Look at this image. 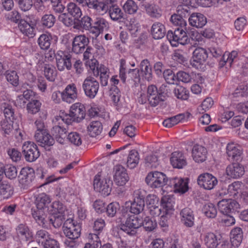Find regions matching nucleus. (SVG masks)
<instances>
[{
	"label": "nucleus",
	"mask_w": 248,
	"mask_h": 248,
	"mask_svg": "<svg viewBox=\"0 0 248 248\" xmlns=\"http://www.w3.org/2000/svg\"><path fill=\"white\" fill-rule=\"evenodd\" d=\"M85 115L84 106L80 103H76L71 106L69 113L62 112V115L55 117V120L57 122L61 120L67 124H70L73 122H81L84 119Z\"/></svg>",
	"instance_id": "obj_1"
},
{
	"label": "nucleus",
	"mask_w": 248,
	"mask_h": 248,
	"mask_svg": "<svg viewBox=\"0 0 248 248\" xmlns=\"http://www.w3.org/2000/svg\"><path fill=\"white\" fill-rule=\"evenodd\" d=\"M67 13L62 14L59 16L58 19L66 26L70 27L74 20L79 19L82 16V11L80 7L74 2H70L66 7Z\"/></svg>",
	"instance_id": "obj_2"
},
{
	"label": "nucleus",
	"mask_w": 248,
	"mask_h": 248,
	"mask_svg": "<svg viewBox=\"0 0 248 248\" xmlns=\"http://www.w3.org/2000/svg\"><path fill=\"white\" fill-rule=\"evenodd\" d=\"M168 180L164 173L155 171L148 173L145 178V182L151 188H156L167 185Z\"/></svg>",
	"instance_id": "obj_3"
},
{
	"label": "nucleus",
	"mask_w": 248,
	"mask_h": 248,
	"mask_svg": "<svg viewBox=\"0 0 248 248\" xmlns=\"http://www.w3.org/2000/svg\"><path fill=\"white\" fill-rule=\"evenodd\" d=\"M167 37L171 45L174 46H177L179 44L185 45L190 42V39L184 29L180 28L175 29L174 31H169Z\"/></svg>",
	"instance_id": "obj_4"
},
{
	"label": "nucleus",
	"mask_w": 248,
	"mask_h": 248,
	"mask_svg": "<svg viewBox=\"0 0 248 248\" xmlns=\"http://www.w3.org/2000/svg\"><path fill=\"white\" fill-rule=\"evenodd\" d=\"M133 201L131 202L130 212L134 214L141 213L145 207V191L141 189H137L133 194Z\"/></svg>",
	"instance_id": "obj_5"
},
{
	"label": "nucleus",
	"mask_w": 248,
	"mask_h": 248,
	"mask_svg": "<svg viewBox=\"0 0 248 248\" xmlns=\"http://www.w3.org/2000/svg\"><path fill=\"white\" fill-rule=\"evenodd\" d=\"M208 58L207 50L202 47H198L193 52V56L190 61V65L194 68L203 70Z\"/></svg>",
	"instance_id": "obj_6"
},
{
	"label": "nucleus",
	"mask_w": 248,
	"mask_h": 248,
	"mask_svg": "<svg viewBox=\"0 0 248 248\" xmlns=\"http://www.w3.org/2000/svg\"><path fill=\"white\" fill-rule=\"evenodd\" d=\"M142 219L135 216H130L125 223L120 225L121 230L129 235H134L137 233V229L142 226Z\"/></svg>",
	"instance_id": "obj_7"
},
{
	"label": "nucleus",
	"mask_w": 248,
	"mask_h": 248,
	"mask_svg": "<svg viewBox=\"0 0 248 248\" xmlns=\"http://www.w3.org/2000/svg\"><path fill=\"white\" fill-rule=\"evenodd\" d=\"M113 183L110 177L101 179L99 175L95 176L93 181L94 189L104 196L109 195L111 191Z\"/></svg>",
	"instance_id": "obj_8"
},
{
	"label": "nucleus",
	"mask_w": 248,
	"mask_h": 248,
	"mask_svg": "<svg viewBox=\"0 0 248 248\" xmlns=\"http://www.w3.org/2000/svg\"><path fill=\"white\" fill-rule=\"evenodd\" d=\"M117 0H105V5L107 10L102 11L100 14L103 15L108 11L110 18L113 21H117L124 18V13L120 7L116 4Z\"/></svg>",
	"instance_id": "obj_9"
},
{
	"label": "nucleus",
	"mask_w": 248,
	"mask_h": 248,
	"mask_svg": "<svg viewBox=\"0 0 248 248\" xmlns=\"http://www.w3.org/2000/svg\"><path fill=\"white\" fill-rule=\"evenodd\" d=\"M22 149L25 159L28 162H33L40 156V152L38 147L33 142H25L22 146Z\"/></svg>",
	"instance_id": "obj_10"
},
{
	"label": "nucleus",
	"mask_w": 248,
	"mask_h": 248,
	"mask_svg": "<svg viewBox=\"0 0 248 248\" xmlns=\"http://www.w3.org/2000/svg\"><path fill=\"white\" fill-rule=\"evenodd\" d=\"M99 87V82L92 77L86 78L83 81L82 85L85 94L90 99H93L95 97Z\"/></svg>",
	"instance_id": "obj_11"
},
{
	"label": "nucleus",
	"mask_w": 248,
	"mask_h": 248,
	"mask_svg": "<svg viewBox=\"0 0 248 248\" xmlns=\"http://www.w3.org/2000/svg\"><path fill=\"white\" fill-rule=\"evenodd\" d=\"M63 231L69 239H77L80 235L81 228L79 224L73 222V220L67 218L63 225Z\"/></svg>",
	"instance_id": "obj_12"
},
{
	"label": "nucleus",
	"mask_w": 248,
	"mask_h": 248,
	"mask_svg": "<svg viewBox=\"0 0 248 248\" xmlns=\"http://www.w3.org/2000/svg\"><path fill=\"white\" fill-rule=\"evenodd\" d=\"M210 53L215 59L220 58V60H217L219 62V67H223L227 63L231 66L232 63V52H225L223 54L221 49L218 47H211L209 48Z\"/></svg>",
	"instance_id": "obj_13"
},
{
	"label": "nucleus",
	"mask_w": 248,
	"mask_h": 248,
	"mask_svg": "<svg viewBox=\"0 0 248 248\" xmlns=\"http://www.w3.org/2000/svg\"><path fill=\"white\" fill-rule=\"evenodd\" d=\"M217 179L209 173L201 174L197 179L198 184L200 187L207 190L213 189L217 185Z\"/></svg>",
	"instance_id": "obj_14"
},
{
	"label": "nucleus",
	"mask_w": 248,
	"mask_h": 248,
	"mask_svg": "<svg viewBox=\"0 0 248 248\" xmlns=\"http://www.w3.org/2000/svg\"><path fill=\"white\" fill-rule=\"evenodd\" d=\"M56 59L57 66L59 70L62 71L66 68L67 70H70L72 68L71 55L62 51H58L56 54Z\"/></svg>",
	"instance_id": "obj_15"
},
{
	"label": "nucleus",
	"mask_w": 248,
	"mask_h": 248,
	"mask_svg": "<svg viewBox=\"0 0 248 248\" xmlns=\"http://www.w3.org/2000/svg\"><path fill=\"white\" fill-rule=\"evenodd\" d=\"M89 43V38L84 34L76 36L72 42V51L77 54L82 53Z\"/></svg>",
	"instance_id": "obj_16"
},
{
	"label": "nucleus",
	"mask_w": 248,
	"mask_h": 248,
	"mask_svg": "<svg viewBox=\"0 0 248 248\" xmlns=\"http://www.w3.org/2000/svg\"><path fill=\"white\" fill-rule=\"evenodd\" d=\"M114 180L118 186L124 185L129 180L126 169L121 165H117L114 168Z\"/></svg>",
	"instance_id": "obj_17"
},
{
	"label": "nucleus",
	"mask_w": 248,
	"mask_h": 248,
	"mask_svg": "<svg viewBox=\"0 0 248 248\" xmlns=\"http://www.w3.org/2000/svg\"><path fill=\"white\" fill-rule=\"evenodd\" d=\"M109 28V24L106 19L102 17H97L93 21L91 33L97 37L105 30Z\"/></svg>",
	"instance_id": "obj_18"
},
{
	"label": "nucleus",
	"mask_w": 248,
	"mask_h": 248,
	"mask_svg": "<svg viewBox=\"0 0 248 248\" xmlns=\"http://www.w3.org/2000/svg\"><path fill=\"white\" fill-rule=\"evenodd\" d=\"M167 186L173 187L175 192L184 193L188 190V183L181 178H172L168 180Z\"/></svg>",
	"instance_id": "obj_19"
},
{
	"label": "nucleus",
	"mask_w": 248,
	"mask_h": 248,
	"mask_svg": "<svg viewBox=\"0 0 248 248\" xmlns=\"http://www.w3.org/2000/svg\"><path fill=\"white\" fill-rule=\"evenodd\" d=\"M34 178L35 173L33 169L29 167L22 168L18 175L19 182L27 186L31 184Z\"/></svg>",
	"instance_id": "obj_20"
},
{
	"label": "nucleus",
	"mask_w": 248,
	"mask_h": 248,
	"mask_svg": "<svg viewBox=\"0 0 248 248\" xmlns=\"http://www.w3.org/2000/svg\"><path fill=\"white\" fill-rule=\"evenodd\" d=\"M78 97V91L75 84H68L62 92V99L68 103L73 102Z\"/></svg>",
	"instance_id": "obj_21"
},
{
	"label": "nucleus",
	"mask_w": 248,
	"mask_h": 248,
	"mask_svg": "<svg viewBox=\"0 0 248 248\" xmlns=\"http://www.w3.org/2000/svg\"><path fill=\"white\" fill-rule=\"evenodd\" d=\"M55 124H58L54 126L51 129V133L53 137L56 141L61 144L64 143L65 138L67 137V131L65 128L60 125V122L56 121L55 119L53 120Z\"/></svg>",
	"instance_id": "obj_22"
},
{
	"label": "nucleus",
	"mask_w": 248,
	"mask_h": 248,
	"mask_svg": "<svg viewBox=\"0 0 248 248\" xmlns=\"http://www.w3.org/2000/svg\"><path fill=\"white\" fill-rule=\"evenodd\" d=\"M181 221L186 227H192L194 225V215L193 211L188 207L182 209L180 213Z\"/></svg>",
	"instance_id": "obj_23"
},
{
	"label": "nucleus",
	"mask_w": 248,
	"mask_h": 248,
	"mask_svg": "<svg viewBox=\"0 0 248 248\" xmlns=\"http://www.w3.org/2000/svg\"><path fill=\"white\" fill-rule=\"evenodd\" d=\"M34 138L39 145L44 147L52 146L55 143L54 138L47 131L42 133H35Z\"/></svg>",
	"instance_id": "obj_24"
},
{
	"label": "nucleus",
	"mask_w": 248,
	"mask_h": 248,
	"mask_svg": "<svg viewBox=\"0 0 248 248\" xmlns=\"http://www.w3.org/2000/svg\"><path fill=\"white\" fill-rule=\"evenodd\" d=\"M161 203L163 213L167 215L173 214L174 210V199L172 196L169 195L163 196L161 199Z\"/></svg>",
	"instance_id": "obj_25"
},
{
	"label": "nucleus",
	"mask_w": 248,
	"mask_h": 248,
	"mask_svg": "<svg viewBox=\"0 0 248 248\" xmlns=\"http://www.w3.org/2000/svg\"><path fill=\"white\" fill-rule=\"evenodd\" d=\"M170 161L173 168L182 169L187 164L186 158L181 152H174L171 154Z\"/></svg>",
	"instance_id": "obj_26"
},
{
	"label": "nucleus",
	"mask_w": 248,
	"mask_h": 248,
	"mask_svg": "<svg viewBox=\"0 0 248 248\" xmlns=\"http://www.w3.org/2000/svg\"><path fill=\"white\" fill-rule=\"evenodd\" d=\"M188 21L191 26L197 28L203 27L207 23L206 17L199 13L192 14L188 18Z\"/></svg>",
	"instance_id": "obj_27"
},
{
	"label": "nucleus",
	"mask_w": 248,
	"mask_h": 248,
	"mask_svg": "<svg viewBox=\"0 0 248 248\" xmlns=\"http://www.w3.org/2000/svg\"><path fill=\"white\" fill-rule=\"evenodd\" d=\"M207 150L200 145H195L192 149V154L193 159L197 162H202L206 160Z\"/></svg>",
	"instance_id": "obj_28"
},
{
	"label": "nucleus",
	"mask_w": 248,
	"mask_h": 248,
	"mask_svg": "<svg viewBox=\"0 0 248 248\" xmlns=\"http://www.w3.org/2000/svg\"><path fill=\"white\" fill-rule=\"evenodd\" d=\"M83 6H86L89 9L94 10L99 14L107 10L105 1H99L98 0H84Z\"/></svg>",
	"instance_id": "obj_29"
},
{
	"label": "nucleus",
	"mask_w": 248,
	"mask_h": 248,
	"mask_svg": "<svg viewBox=\"0 0 248 248\" xmlns=\"http://www.w3.org/2000/svg\"><path fill=\"white\" fill-rule=\"evenodd\" d=\"M14 193V187L11 183L6 180L0 183V196L3 199H8Z\"/></svg>",
	"instance_id": "obj_30"
},
{
	"label": "nucleus",
	"mask_w": 248,
	"mask_h": 248,
	"mask_svg": "<svg viewBox=\"0 0 248 248\" xmlns=\"http://www.w3.org/2000/svg\"><path fill=\"white\" fill-rule=\"evenodd\" d=\"M18 236L26 241H31L32 233L26 224H20L16 229Z\"/></svg>",
	"instance_id": "obj_31"
},
{
	"label": "nucleus",
	"mask_w": 248,
	"mask_h": 248,
	"mask_svg": "<svg viewBox=\"0 0 248 248\" xmlns=\"http://www.w3.org/2000/svg\"><path fill=\"white\" fill-rule=\"evenodd\" d=\"M151 32L154 39H160L165 36L166 29L163 24L159 22H156L153 24Z\"/></svg>",
	"instance_id": "obj_32"
},
{
	"label": "nucleus",
	"mask_w": 248,
	"mask_h": 248,
	"mask_svg": "<svg viewBox=\"0 0 248 248\" xmlns=\"http://www.w3.org/2000/svg\"><path fill=\"white\" fill-rule=\"evenodd\" d=\"M147 14L152 18L158 19L162 16L161 10L158 6L154 3H146L143 5Z\"/></svg>",
	"instance_id": "obj_33"
},
{
	"label": "nucleus",
	"mask_w": 248,
	"mask_h": 248,
	"mask_svg": "<svg viewBox=\"0 0 248 248\" xmlns=\"http://www.w3.org/2000/svg\"><path fill=\"white\" fill-rule=\"evenodd\" d=\"M1 109L3 110L5 119L14 122L16 119V114L12 106L9 103L4 102L1 105Z\"/></svg>",
	"instance_id": "obj_34"
},
{
	"label": "nucleus",
	"mask_w": 248,
	"mask_h": 248,
	"mask_svg": "<svg viewBox=\"0 0 248 248\" xmlns=\"http://www.w3.org/2000/svg\"><path fill=\"white\" fill-rule=\"evenodd\" d=\"M140 68L145 78L151 81L153 78L152 69L148 60H143L140 63Z\"/></svg>",
	"instance_id": "obj_35"
},
{
	"label": "nucleus",
	"mask_w": 248,
	"mask_h": 248,
	"mask_svg": "<svg viewBox=\"0 0 248 248\" xmlns=\"http://www.w3.org/2000/svg\"><path fill=\"white\" fill-rule=\"evenodd\" d=\"M219 210L224 215H232V200L231 199H223L218 202Z\"/></svg>",
	"instance_id": "obj_36"
},
{
	"label": "nucleus",
	"mask_w": 248,
	"mask_h": 248,
	"mask_svg": "<svg viewBox=\"0 0 248 248\" xmlns=\"http://www.w3.org/2000/svg\"><path fill=\"white\" fill-rule=\"evenodd\" d=\"M38 44L40 48L44 50H48L52 43V38L50 35L42 34L38 38Z\"/></svg>",
	"instance_id": "obj_37"
},
{
	"label": "nucleus",
	"mask_w": 248,
	"mask_h": 248,
	"mask_svg": "<svg viewBox=\"0 0 248 248\" xmlns=\"http://www.w3.org/2000/svg\"><path fill=\"white\" fill-rule=\"evenodd\" d=\"M44 74L50 81H54L57 75V71L54 66L50 64H45L43 66Z\"/></svg>",
	"instance_id": "obj_38"
},
{
	"label": "nucleus",
	"mask_w": 248,
	"mask_h": 248,
	"mask_svg": "<svg viewBox=\"0 0 248 248\" xmlns=\"http://www.w3.org/2000/svg\"><path fill=\"white\" fill-rule=\"evenodd\" d=\"M103 129V126L101 123L98 121H93L88 126V131L89 135L94 137L99 135Z\"/></svg>",
	"instance_id": "obj_39"
},
{
	"label": "nucleus",
	"mask_w": 248,
	"mask_h": 248,
	"mask_svg": "<svg viewBox=\"0 0 248 248\" xmlns=\"http://www.w3.org/2000/svg\"><path fill=\"white\" fill-rule=\"evenodd\" d=\"M51 200L49 196L44 193L39 194L36 197L35 204L37 209H44L50 203Z\"/></svg>",
	"instance_id": "obj_40"
},
{
	"label": "nucleus",
	"mask_w": 248,
	"mask_h": 248,
	"mask_svg": "<svg viewBox=\"0 0 248 248\" xmlns=\"http://www.w3.org/2000/svg\"><path fill=\"white\" fill-rule=\"evenodd\" d=\"M18 24V28L23 34L28 36H33L34 28L27 21L22 19Z\"/></svg>",
	"instance_id": "obj_41"
},
{
	"label": "nucleus",
	"mask_w": 248,
	"mask_h": 248,
	"mask_svg": "<svg viewBox=\"0 0 248 248\" xmlns=\"http://www.w3.org/2000/svg\"><path fill=\"white\" fill-rule=\"evenodd\" d=\"M138 152L135 150H132L129 152L127 159V166L130 169L135 168L139 161Z\"/></svg>",
	"instance_id": "obj_42"
},
{
	"label": "nucleus",
	"mask_w": 248,
	"mask_h": 248,
	"mask_svg": "<svg viewBox=\"0 0 248 248\" xmlns=\"http://www.w3.org/2000/svg\"><path fill=\"white\" fill-rule=\"evenodd\" d=\"M184 18L183 15L178 13L177 14H174L171 16L170 21L174 26H178V28L180 29L184 28V29H186V22Z\"/></svg>",
	"instance_id": "obj_43"
},
{
	"label": "nucleus",
	"mask_w": 248,
	"mask_h": 248,
	"mask_svg": "<svg viewBox=\"0 0 248 248\" xmlns=\"http://www.w3.org/2000/svg\"><path fill=\"white\" fill-rule=\"evenodd\" d=\"M52 215H62L66 216V207L59 201L54 202L51 205Z\"/></svg>",
	"instance_id": "obj_44"
},
{
	"label": "nucleus",
	"mask_w": 248,
	"mask_h": 248,
	"mask_svg": "<svg viewBox=\"0 0 248 248\" xmlns=\"http://www.w3.org/2000/svg\"><path fill=\"white\" fill-rule=\"evenodd\" d=\"M65 219V216L62 215H52L48 218L49 223L55 228H60Z\"/></svg>",
	"instance_id": "obj_45"
},
{
	"label": "nucleus",
	"mask_w": 248,
	"mask_h": 248,
	"mask_svg": "<svg viewBox=\"0 0 248 248\" xmlns=\"http://www.w3.org/2000/svg\"><path fill=\"white\" fill-rule=\"evenodd\" d=\"M32 216L36 221L42 226H45L47 221L45 218V215L42 209L32 210Z\"/></svg>",
	"instance_id": "obj_46"
},
{
	"label": "nucleus",
	"mask_w": 248,
	"mask_h": 248,
	"mask_svg": "<svg viewBox=\"0 0 248 248\" xmlns=\"http://www.w3.org/2000/svg\"><path fill=\"white\" fill-rule=\"evenodd\" d=\"M232 178V164L229 165L226 169L225 173L221 177V181L225 184H229V189L230 187L232 185V184H230Z\"/></svg>",
	"instance_id": "obj_47"
},
{
	"label": "nucleus",
	"mask_w": 248,
	"mask_h": 248,
	"mask_svg": "<svg viewBox=\"0 0 248 248\" xmlns=\"http://www.w3.org/2000/svg\"><path fill=\"white\" fill-rule=\"evenodd\" d=\"M205 244L208 248H216L218 242L216 235L212 232L208 233L205 237Z\"/></svg>",
	"instance_id": "obj_48"
},
{
	"label": "nucleus",
	"mask_w": 248,
	"mask_h": 248,
	"mask_svg": "<svg viewBox=\"0 0 248 248\" xmlns=\"http://www.w3.org/2000/svg\"><path fill=\"white\" fill-rule=\"evenodd\" d=\"M42 104L38 100L33 99L28 103L27 105L28 112L32 114L38 112L41 107Z\"/></svg>",
	"instance_id": "obj_49"
},
{
	"label": "nucleus",
	"mask_w": 248,
	"mask_h": 248,
	"mask_svg": "<svg viewBox=\"0 0 248 248\" xmlns=\"http://www.w3.org/2000/svg\"><path fill=\"white\" fill-rule=\"evenodd\" d=\"M175 96L181 100H187L189 97V91L186 88L178 86L173 91Z\"/></svg>",
	"instance_id": "obj_50"
},
{
	"label": "nucleus",
	"mask_w": 248,
	"mask_h": 248,
	"mask_svg": "<svg viewBox=\"0 0 248 248\" xmlns=\"http://www.w3.org/2000/svg\"><path fill=\"white\" fill-rule=\"evenodd\" d=\"M243 234L242 229L236 227L233 229V247L238 248L242 243Z\"/></svg>",
	"instance_id": "obj_51"
},
{
	"label": "nucleus",
	"mask_w": 248,
	"mask_h": 248,
	"mask_svg": "<svg viewBox=\"0 0 248 248\" xmlns=\"http://www.w3.org/2000/svg\"><path fill=\"white\" fill-rule=\"evenodd\" d=\"M55 22V17L51 14L44 15L41 20L42 26L47 28L52 27Z\"/></svg>",
	"instance_id": "obj_52"
},
{
	"label": "nucleus",
	"mask_w": 248,
	"mask_h": 248,
	"mask_svg": "<svg viewBox=\"0 0 248 248\" xmlns=\"http://www.w3.org/2000/svg\"><path fill=\"white\" fill-rule=\"evenodd\" d=\"M7 80L14 86H17L19 83L18 76L15 71H6L4 74Z\"/></svg>",
	"instance_id": "obj_53"
},
{
	"label": "nucleus",
	"mask_w": 248,
	"mask_h": 248,
	"mask_svg": "<svg viewBox=\"0 0 248 248\" xmlns=\"http://www.w3.org/2000/svg\"><path fill=\"white\" fill-rule=\"evenodd\" d=\"M123 9L126 13L134 14L137 12L138 7L134 0H127L123 6Z\"/></svg>",
	"instance_id": "obj_54"
},
{
	"label": "nucleus",
	"mask_w": 248,
	"mask_h": 248,
	"mask_svg": "<svg viewBox=\"0 0 248 248\" xmlns=\"http://www.w3.org/2000/svg\"><path fill=\"white\" fill-rule=\"evenodd\" d=\"M120 208V206L118 202H111L106 208L107 214L109 217H113L117 215Z\"/></svg>",
	"instance_id": "obj_55"
},
{
	"label": "nucleus",
	"mask_w": 248,
	"mask_h": 248,
	"mask_svg": "<svg viewBox=\"0 0 248 248\" xmlns=\"http://www.w3.org/2000/svg\"><path fill=\"white\" fill-rule=\"evenodd\" d=\"M67 139L70 142L77 146L82 144V139L80 134L76 132L70 133L67 135Z\"/></svg>",
	"instance_id": "obj_56"
},
{
	"label": "nucleus",
	"mask_w": 248,
	"mask_h": 248,
	"mask_svg": "<svg viewBox=\"0 0 248 248\" xmlns=\"http://www.w3.org/2000/svg\"><path fill=\"white\" fill-rule=\"evenodd\" d=\"M203 211L206 216L210 218L215 217L217 213L215 205L211 203L205 204L204 206Z\"/></svg>",
	"instance_id": "obj_57"
},
{
	"label": "nucleus",
	"mask_w": 248,
	"mask_h": 248,
	"mask_svg": "<svg viewBox=\"0 0 248 248\" xmlns=\"http://www.w3.org/2000/svg\"><path fill=\"white\" fill-rule=\"evenodd\" d=\"M142 226L146 231H153L157 226L156 222L155 220H153L148 217H146L144 220H142Z\"/></svg>",
	"instance_id": "obj_58"
},
{
	"label": "nucleus",
	"mask_w": 248,
	"mask_h": 248,
	"mask_svg": "<svg viewBox=\"0 0 248 248\" xmlns=\"http://www.w3.org/2000/svg\"><path fill=\"white\" fill-rule=\"evenodd\" d=\"M240 162H233V179L241 177L244 174L245 168Z\"/></svg>",
	"instance_id": "obj_59"
},
{
	"label": "nucleus",
	"mask_w": 248,
	"mask_h": 248,
	"mask_svg": "<svg viewBox=\"0 0 248 248\" xmlns=\"http://www.w3.org/2000/svg\"><path fill=\"white\" fill-rule=\"evenodd\" d=\"M243 159V149L241 146L235 144L233 146V161L241 162Z\"/></svg>",
	"instance_id": "obj_60"
},
{
	"label": "nucleus",
	"mask_w": 248,
	"mask_h": 248,
	"mask_svg": "<svg viewBox=\"0 0 248 248\" xmlns=\"http://www.w3.org/2000/svg\"><path fill=\"white\" fill-rule=\"evenodd\" d=\"M35 237L37 241L39 243H41L42 245L44 242H45L51 238L49 233L44 230L38 231L36 232Z\"/></svg>",
	"instance_id": "obj_61"
},
{
	"label": "nucleus",
	"mask_w": 248,
	"mask_h": 248,
	"mask_svg": "<svg viewBox=\"0 0 248 248\" xmlns=\"http://www.w3.org/2000/svg\"><path fill=\"white\" fill-rule=\"evenodd\" d=\"M145 162L148 167L152 168H155L158 165L157 156L154 154L147 156Z\"/></svg>",
	"instance_id": "obj_62"
},
{
	"label": "nucleus",
	"mask_w": 248,
	"mask_h": 248,
	"mask_svg": "<svg viewBox=\"0 0 248 248\" xmlns=\"http://www.w3.org/2000/svg\"><path fill=\"white\" fill-rule=\"evenodd\" d=\"M81 23L82 25V28L85 30L90 31L91 32V30L93 26V20L88 16H85L82 17L81 19Z\"/></svg>",
	"instance_id": "obj_63"
},
{
	"label": "nucleus",
	"mask_w": 248,
	"mask_h": 248,
	"mask_svg": "<svg viewBox=\"0 0 248 248\" xmlns=\"http://www.w3.org/2000/svg\"><path fill=\"white\" fill-rule=\"evenodd\" d=\"M4 170L5 176L10 179H14L17 176V170L14 166L7 165Z\"/></svg>",
	"instance_id": "obj_64"
}]
</instances>
